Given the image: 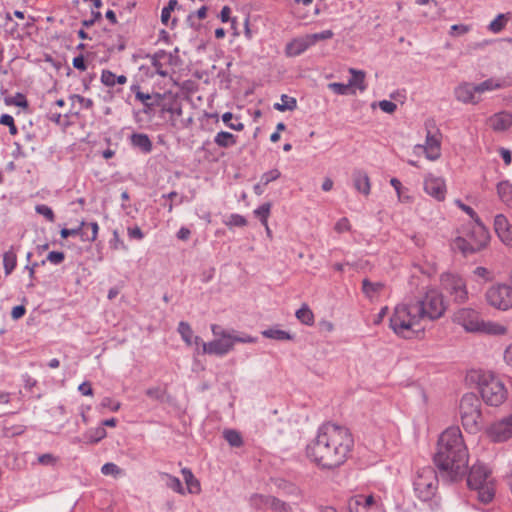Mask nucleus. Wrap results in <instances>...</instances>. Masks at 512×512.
Masks as SVG:
<instances>
[{"label": "nucleus", "instance_id": "obj_1", "mask_svg": "<svg viewBox=\"0 0 512 512\" xmlns=\"http://www.w3.org/2000/svg\"><path fill=\"white\" fill-rule=\"evenodd\" d=\"M353 445L348 428L327 422L319 427L316 438L307 445L306 454L319 468L332 470L346 462Z\"/></svg>", "mask_w": 512, "mask_h": 512}, {"label": "nucleus", "instance_id": "obj_2", "mask_svg": "<svg viewBox=\"0 0 512 512\" xmlns=\"http://www.w3.org/2000/svg\"><path fill=\"white\" fill-rule=\"evenodd\" d=\"M468 451L459 428L450 427L439 437L434 463L442 478L458 481L467 474Z\"/></svg>", "mask_w": 512, "mask_h": 512}, {"label": "nucleus", "instance_id": "obj_3", "mask_svg": "<svg viewBox=\"0 0 512 512\" xmlns=\"http://www.w3.org/2000/svg\"><path fill=\"white\" fill-rule=\"evenodd\" d=\"M420 314L417 312L414 302L402 303L394 308L390 317V328L403 338H411L420 330Z\"/></svg>", "mask_w": 512, "mask_h": 512}, {"label": "nucleus", "instance_id": "obj_4", "mask_svg": "<svg viewBox=\"0 0 512 512\" xmlns=\"http://www.w3.org/2000/svg\"><path fill=\"white\" fill-rule=\"evenodd\" d=\"M453 320L467 332L492 336L505 335L507 333L506 326L493 321H484L477 311L470 308L459 309L454 314Z\"/></svg>", "mask_w": 512, "mask_h": 512}, {"label": "nucleus", "instance_id": "obj_5", "mask_svg": "<svg viewBox=\"0 0 512 512\" xmlns=\"http://www.w3.org/2000/svg\"><path fill=\"white\" fill-rule=\"evenodd\" d=\"M490 473L485 465L474 464L467 477L468 486L477 491L478 499L484 504L489 503L494 497Z\"/></svg>", "mask_w": 512, "mask_h": 512}, {"label": "nucleus", "instance_id": "obj_6", "mask_svg": "<svg viewBox=\"0 0 512 512\" xmlns=\"http://www.w3.org/2000/svg\"><path fill=\"white\" fill-rule=\"evenodd\" d=\"M490 236L484 225L479 222L467 235V238L457 237L452 247L460 251L464 256L476 253L483 249L489 242Z\"/></svg>", "mask_w": 512, "mask_h": 512}, {"label": "nucleus", "instance_id": "obj_7", "mask_svg": "<svg viewBox=\"0 0 512 512\" xmlns=\"http://www.w3.org/2000/svg\"><path fill=\"white\" fill-rule=\"evenodd\" d=\"M478 385L481 397L487 405L499 406L506 399V389L494 375L489 373L479 375Z\"/></svg>", "mask_w": 512, "mask_h": 512}, {"label": "nucleus", "instance_id": "obj_8", "mask_svg": "<svg viewBox=\"0 0 512 512\" xmlns=\"http://www.w3.org/2000/svg\"><path fill=\"white\" fill-rule=\"evenodd\" d=\"M481 402L476 394L467 393L460 401V416L464 428L470 432H476L480 428L482 418Z\"/></svg>", "mask_w": 512, "mask_h": 512}, {"label": "nucleus", "instance_id": "obj_9", "mask_svg": "<svg viewBox=\"0 0 512 512\" xmlns=\"http://www.w3.org/2000/svg\"><path fill=\"white\" fill-rule=\"evenodd\" d=\"M417 312L422 320H435L445 312V305L442 295L435 289H429L424 296L414 302Z\"/></svg>", "mask_w": 512, "mask_h": 512}, {"label": "nucleus", "instance_id": "obj_10", "mask_svg": "<svg viewBox=\"0 0 512 512\" xmlns=\"http://www.w3.org/2000/svg\"><path fill=\"white\" fill-rule=\"evenodd\" d=\"M413 485L415 493L419 499L423 501L431 499L434 496L438 485L436 471L430 466L419 469Z\"/></svg>", "mask_w": 512, "mask_h": 512}, {"label": "nucleus", "instance_id": "obj_11", "mask_svg": "<svg viewBox=\"0 0 512 512\" xmlns=\"http://www.w3.org/2000/svg\"><path fill=\"white\" fill-rule=\"evenodd\" d=\"M487 302L499 310H508L512 307V285L496 284L486 292Z\"/></svg>", "mask_w": 512, "mask_h": 512}, {"label": "nucleus", "instance_id": "obj_12", "mask_svg": "<svg viewBox=\"0 0 512 512\" xmlns=\"http://www.w3.org/2000/svg\"><path fill=\"white\" fill-rule=\"evenodd\" d=\"M442 286L456 302H464L467 299V290L464 280L456 275L446 274L442 276Z\"/></svg>", "mask_w": 512, "mask_h": 512}, {"label": "nucleus", "instance_id": "obj_13", "mask_svg": "<svg viewBox=\"0 0 512 512\" xmlns=\"http://www.w3.org/2000/svg\"><path fill=\"white\" fill-rule=\"evenodd\" d=\"M489 436L495 442H503L512 437V414L494 422L489 430Z\"/></svg>", "mask_w": 512, "mask_h": 512}, {"label": "nucleus", "instance_id": "obj_14", "mask_svg": "<svg viewBox=\"0 0 512 512\" xmlns=\"http://www.w3.org/2000/svg\"><path fill=\"white\" fill-rule=\"evenodd\" d=\"M350 512H380L372 495H355L348 500Z\"/></svg>", "mask_w": 512, "mask_h": 512}, {"label": "nucleus", "instance_id": "obj_15", "mask_svg": "<svg viewBox=\"0 0 512 512\" xmlns=\"http://www.w3.org/2000/svg\"><path fill=\"white\" fill-rule=\"evenodd\" d=\"M415 150H420L423 152L427 159L435 161L437 160L440 153V138L438 131L436 133H431V131H427L425 144H418L415 146Z\"/></svg>", "mask_w": 512, "mask_h": 512}, {"label": "nucleus", "instance_id": "obj_16", "mask_svg": "<svg viewBox=\"0 0 512 512\" xmlns=\"http://www.w3.org/2000/svg\"><path fill=\"white\" fill-rule=\"evenodd\" d=\"M203 353L224 356L233 349L232 337L214 339L208 343H202Z\"/></svg>", "mask_w": 512, "mask_h": 512}, {"label": "nucleus", "instance_id": "obj_17", "mask_svg": "<svg viewBox=\"0 0 512 512\" xmlns=\"http://www.w3.org/2000/svg\"><path fill=\"white\" fill-rule=\"evenodd\" d=\"M424 190L438 201L445 199L446 187L444 180L440 177L427 176L424 180Z\"/></svg>", "mask_w": 512, "mask_h": 512}, {"label": "nucleus", "instance_id": "obj_18", "mask_svg": "<svg viewBox=\"0 0 512 512\" xmlns=\"http://www.w3.org/2000/svg\"><path fill=\"white\" fill-rule=\"evenodd\" d=\"M454 95L458 101L465 104H477L480 101L475 84L469 82H463L458 85L454 90Z\"/></svg>", "mask_w": 512, "mask_h": 512}, {"label": "nucleus", "instance_id": "obj_19", "mask_svg": "<svg viewBox=\"0 0 512 512\" xmlns=\"http://www.w3.org/2000/svg\"><path fill=\"white\" fill-rule=\"evenodd\" d=\"M494 229L503 243L512 246V224L509 223L503 214L495 216Z\"/></svg>", "mask_w": 512, "mask_h": 512}, {"label": "nucleus", "instance_id": "obj_20", "mask_svg": "<svg viewBox=\"0 0 512 512\" xmlns=\"http://www.w3.org/2000/svg\"><path fill=\"white\" fill-rule=\"evenodd\" d=\"M487 125L495 132H504L512 126V114L501 111L487 119Z\"/></svg>", "mask_w": 512, "mask_h": 512}, {"label": "nucleus", "instance_id": "obj_21", "mask_svg": "<svg viewBox=\"0 0 512 512\" xmlns=\"http://www.w3.org/2000/svg\"><path fill=\"white\" fill-rule=\"evenodd\" d=\"M164 96L160 93H144L142 95L137 94V101L143 105L142 112L146 115H151L154 112L155 107L159 106L163 101Z\"/></svg>", "mask_w": 512, "mask_h": 512}, {"label": "nucleus", "instance_id": "obj_22", "mask_svg": "<svg viewBox=\"0 0 512 512\" xmlns=\"http://www.w3.org/2000/svg\"><path fill=\"white\" fill-rule=\"evenodd\" d=\"M352 179H353L354 188L358 192H360L366 196L369 195L371 185H370L369 176L366 172H364L363 170H360V169H356L353 171Z\"/></svg>", "mask_w": 512, "mask_h": 512}, {"label": "nucleus", "instance_id": "obj_23", "mask_svg": "<svg viewBox=\"0 0 512 512\" xmlns=\"http://www.w3.org/2000/svg\"><path fill=\"white\" fill-rule=\"evenodd\" d=\"M311 46L308 35H306L305 37L294 39L288 43L286 46V54L291 57L299 56Z\"/></svg>", "mask_w": 512, "mask_h": 512}, {"label": "nucleus", "instance_id": "obj_24", "mask_svg": "<svg viewBox=\"0 0 512 512\" xmlns=\"http://www.w3.org/2000/svg\"><path fill=\"white\" fill-rule=\"evenodd\" d=\"M131 145L138 148L143 153H150L153 149L152 141L145 133H133L130 136Z\"/></svg>", "mask_w": 512, "mask_h": 512}, {"label": "nucleus", "instance_id": "obj_25", "mask_svg": "<svg viewBox=\"0 0 512 512\" xmlns=\"http://www.w3.org/2000/svg\"><path fill=\"white\" fill-rule=\"evenodd\" d=\"M178 332L187 345H192L193 343L198 345L201 342V338L199 336H195L193 338V331L187 322L181 321L179 323Z\"/></svg>", "mask_w": 512, "mask_h": 512}, {"label": "nucleus", "instance_id": "obj_26", "mask_svg": "<svg viewBox=\"0 0 512 512\" xmlns=\"http://www.w3.org/2000/svg\"><path fill=\"white\" fill-rule=\"evenodd\" d=\"M384 288V284L382 282H371L369 279L365 278L362 281V292L366 297L372 299L377 294H379Z\"/></svg>", "mask_w": 512, "mask_h": 512}, {"label": "nucleus", "instance_id": "obj_27", "mask_svg": "<svg viewBox=\"0 0 512 512\" xmlns=\"http://www.w3.org/2000/svg\"><path fill=\"white\" fill-rule=\"evenodd\" d=\"M17 265V255L14 247L11 246L8 251L3 254V267L5 274L8 276L12 273Z\"/></svg>", "mask_w": 512, "mask_h": 512}, {"label": "nucleus", "instance_id": "obj_28", "mask_svg": "<svg viewBox=\"0 0 512 512\" xmlns=\"http://www.w3.org/2000/svg\"><path fill=\"white\" fill-rule=\"evenodd\" d=\"M214 143L221 148H229L236 144V137L230 132L220 131L215 135Z\"/></svg>", "mask_w": 512, "mask_h": 512}, {"label": "nucleus", "instance_id": "obj_29", "mask_svg": "<svg viewBox=\"0 0 512 512\" xmlns=\"http://www.w3.org/2000/svg\"><path fill=\"white\" fill-rule=\"evenodd\" d=\"M349 72L351 73L352 77L349 80V86L358 88L361 92H363L366 89L365 85V72L361 70H356L354 68H350Z\"/></svg>", "mask_w": 512, "mask_h": 512}, {"label": "nucleus", "instance_id": "obj_30", "mask_svg": "<svg viewBox=\"0 0 512 512\" xmlns=\"http://www.w3.org/2000/svg\"><path fill=\"white\" fill-rule=\"evenodd\" d=\"M497 193L502 202L512 205V185L508 181L498 183Z\"/></svg>", "mask_w": 512, "mask_h": 512}, {"label": "nucleus", "instance_id": "obj_31", "mask_svg": "<svg viewBox=\"0 0 512 512\" xmlns=\"http://www.w3.org/2000/svg\"><path fill=\"white\" fill-rule=\"evenodd\" d=\"M280 100V103H275L273 106L277 111H293L297 108V100L294 97L282 94Z\"/></svg>", "mask_w": 512, "mask_h": 512}, {"label": "nucleus", "instance_id": "obj_32", "mask_svg": "<svg viewBox=\"0 0 512 512\" xmlns=\"http://www.w3.org/2000/svg\"><path fill=\"white\" fill-rule=\"evenodd\" d=\"M182 474H183L184 480L186 482L187 489H188L189 493H199L200 492V483L194 477L191 470L188 468H183Z\"/></svg>", "mask_w": 512, "mask_h": 512}, {"label": "nucleus", "instance_id": "obj_33", "mask_svg": "<svg viewBox=\"0 0 512 512\" xmlns=\"http://www.w3.org/2000/svg\"><path fill=\"white\" fill-rule=\"evenodd\" d=\"M503 87V82L493 78L487 79L479 84L475 85L477 94H481L487 91H493Z\"/></svg>", "mask_w": 512, "mask_h": 512}, {"label": "nucleus", "instance_id": "obj_34", "mask_svg": "<svg viewBox=\"0 0 512 512\" xmlns=\"http://www.w3.org/2000/svg\"><path fill=\"white\" fill-rule=\"evenodd\" d=\"M271 498L272 495L253 494L250 497L249 502L253 508L262 510L264 508H269Z\"/></svg>", "mask_w": 512, "mask_h": 512}, {"label": "nucleus", "instance_id": "obj_35", "mask_svg": "<svg viewBox=\"0 0 512 512\" xmlns=\"http://www.w3.org/2000/svg\"><path fill=\"white\" fill-rule=\"evenodd\" d=\"M296 317L305 325L310 326L314 323V314L306 304L302 305V307L296 311Z\"/></svg>", "mask_w": 512, "mask_h": 512}, {"label": "nucleus", "instance_id": "obj_36", "mask_svg": "<svg viewBox=\"0 0 512 512\" xmlns=\"http://www.w3.org/2000/svg\"><path fill=\"white\" fill-rule=\"evenodd\" d=\"M269 509L272 512H293V508L289 503L275 496H272V498L270 499Z\"/></svg>", "mask_w": 512, "mask_h": 512}, {"label": "nucleus", "instance_id": "obj_37", "mask_svg": "<svg viewBox=\"0 0 512 512\" xmlns=\"http://www.w3.org/2000/svg\"><path fill=\"white\" fill-rule=\"evenodd\" d=\"M262 335L266 338H269V339H275V340H279V341H285V340H291L292 339V336L284 331V330H280V329H267V330H264L262 332Z\"/></svg>", "mask_w": 512, "mask_h": 512}, {"label": "nucleus", "instance_id": "obj_38", "mask_svg": "<svg viewBox=\"0 0 512 512\" xmlns=\"http://www.w3.org/2000/svg\"><path fill=\"white\" fill-rule=\"evenodd\" d=\"M277 487L287 496L299 497L301 495V491L296 485L285 480H280Z\"/></svg>", "mask_w": 512, "mask_h": 512}, {"label": "nucleus", "instance_id": "obj_39", "mask_svg": "<svg viewBox=\"0 0 512 512\" xmlns=\"http://www.w3.org/2000/svg\"><path fill=\"white\" fill-rule=\"evenodd\" d=\"M223 436L232 447H240L243 444L242 436L236 430H225Z\"/></svg>", "mask_w": 512, "mask_h": 512}, {"label": "nucleus", "instance_id": "obj_40", "mask_svg": "<svg viewBox=\"0 0 512 512\" xmlns=\"http://www.w3.org/2000/svg\"><path fill=\"white\" fill-rule=\"evenodd\" d=\"M106 430L103 426L97 427L95 429H91L85 435V438L90 443H97L103 438L106 437Z\"/></svg>", "mask_w": 512, "mask_h": 512}, {"label": "nucleus", "instance_id": "obj_41", "mask_svg": "<svg viewBox=\"0 0 512 512\" xmlns=\"http://www.w3.org/2000/svg\"><path fill=\"white\" fill-rule=\"evenodd\" d=\"M270 210H271V203L267 202V203H264L261 206H259L254 211V214L256 215V217L259 218L260 222L265 227H267V221H268V217L270 215Z\"/></svg>", "mask_w": 512, "mask_h": 512}, {"label": "nucleus", "instance_id": "obj_42", "mask_svg": "<svg viewBox=\"0 0 512 512\" xmlns=\"http://www.w3.org/2000/svg\"><path fill=\"white\" fill-rule=\"evenodd\" d=\"M508 14H499L490 24H489V30L493 33H499L503 30V28L506 25V22L508 20L507 17Z\"/></svg>", "mask_w": 512, "mask_h": 512}, {"label": "nucleus", "instance_id": "obj_43", "mask_svg": "<svg viewBox=\"0 0 512 512\" xmlns=\"http://www.w3.org/2000/svg\"><path fill=\"white\" fill-rule=\"evenodd\" d=\"M234 115L231 112H226L222 115V121L230 128L235 131H242L244 129V124L238 119L236 122H233Z\"/></svg>", "mask_w": 512, "mask_h": 512}, {"label": "nucleus", "instance_id": "obj_44", "mask_svg": "<svg viewBox=\"0 0 512 512\" xmlns=\"http://www.w3.org/2000/svg\"><path fill=\"white\" fill-rule=\"evenodd\" d=\"M178 6L177 0H169L168 5L162 9L161 22L164 25H168L170 20L171 12Z\"/></svg>", "mask_w": 512, "mask_h": 512}, {"label": "nucleus", "instance_id": "obj_45", "mask_svg": "<svg viewBox=\"0 0 512 512\" xmlns=\"http://www.w3.org/2000/svg\"><path fill=\"white\" fill-rule=\"evenodd\" d=\"M5 103L7 105H15L17 107L26 108L28 106V102L25 96L21 93H17L15 97H9L5 99Z\"/></svg>", "mask_w": 512, "mask_h": 512}, {"label": "nucleus", "instance_id": "obj_46", "mask_svg": "<svg viewBox=\"0 0 512 512\" xmlns=\"http://www.w3.org/2000/svg\"><path fill=\"white\" fill-rule=\"evenodd\" d=\"M334 33L331 30H324L319 33L309 34L308 38L310 40L311 45H314L318 41L331 39Z\"/></svg>", "mask_w": 512, "mask_h": 512}, {"label": "nucleus", "instance_id": "obj_47", "mask_svg": "<svg viewBox=\"0 0 512 512\" xmlns=\"http://www.w3.org/2000/svg\"><path fill=\"white\" fill-rule=\"evenodd\" d=\"M166 477V485L171 488L173 491L183 494V486L181 481L174 476L165 474Z\"/></svg>", "mask_w": 512, "mask_h": 512}, {"label": "nucleus", "instance_id": "obj_48", "mask_svg": "<svg viewBox=\"0 0 512 512\" xmlns=\"http://www.w3.org/2000/svg\"><path fill=\"white\" fill-rule=\"evenodd\" d=\"M206 14H207V7L202 6L201 8H199L197 10V12L195 14L194 13L190 14L187 18V21L189 22L191 27L197 28L199 26V24L195 22V18L204 19L206 17Z\"/></svg>", "mask_w": 512, "mask_h": 512}, {"label": "nucleus", "instance_id": "obj_49", "mask_svg": "<svg viewBox=\"0 0 512 512\" xmlns=\"http://www.w3.org/2000/svg\"><path fill=\"white\" fill-rule=\"evenodd\" d=\"M329 89L339 95H347L350 93V86L348 84L333 82L328 84Z\"/></svg>", "mask_w": 512, "mask_h": 512}, {"label": "nucleus", "instance_id": "obj_50", "mask_svg": "<svg viewBox=\"0 0 512 512\" xmlns=\"http://www.w3.org/2000/svg\"><path fill=\"white\" fill-rule=\"evenodd\" d=\"M35 210L38 214L44 216L48 221L53 222L55 220L54 212L50 207L44 204L37 205Z\"/></svg>", "mask_w": 512, "mask_h": 512}, {"label": "nucleus", "instance_id": "obj_51", "mask_svg": "<svg viewBox=\"0 0 512 512\" xmlns=\"http://www.w3.org/2000/svg\"><path fill=\"white\" fill-rule=\"evenodd\" d=\"M86 225V222L85 221H81L79 226L76 227V228H72V229H67V228H63L61 229L60 231V235L62 238H68L70 236H78V234L81 233V229L84 228Z\"/></svg>", "mask_w": 512, "mask_h": 512}, {"label": "nucleus", "instance_id": "obj_52", "mask_svg": "<svg viewBox=\"0 0 512 512\" xmlns=\"http://www.w3.org/2000/svg\"><path fill=\"white\" fill-rule=\"evenodd\" d=\"M280 176H281V173L278 169H272L268 172H265L261 176L260 180L262 181L263 184H265L267 186L270 182L277 180Z\"/></svg>", "mask_w": 512, "mask_h": 512}, {"label": "nucleus", "instance_id": "obj_53", "mask_svg": "<svg viewBox=\"0 0 512 512\" xmlns=\"http://www.w3.org/2000/svg\"><path fill=\"white\" fill-rule=\"evenodd\" d=\"M211 331H212V334L215 336V339L224 338V337H232V333H233V331L230 332L217 324L211 325Z\"/></svg>", "mask_w": 512, "mask_h": 512}, {"label": "nucleus", "instance_id": "obj_54", "mask_svg": "<svg viewBox=\"0 0 512 512\" xmlns=\"http://www.w3.org/2000/svg\"><path fill=\"white\" fill-rule=\"evenodd\" d=\"M146 395L151 399H154L157 401H163L165 391L159 387H152V388H149L146 390Z\"/></svg>", "mask_w": 512, "mask_h": 512}, {"label": "nucleus", "instance_id": "obj_55", "mask_svg": "<svg viewBox=\"0 0 512 512\" xmlns=\"http://www.w3.org/2000/svg\"><path fill=\"white\" fill-rule=\"evenodd\" d=\"M115 74L110 70H103L101 74V82L108 87L115 85Z\"/></svg>", "mask_w": 512, "mask_h": 512}, {"label": "nucleus", "instance_id": "obj_56", "mask_svg": "<svg viewBox=\"0 0 512 512\" xmlns=\"http://www.w3.org/2000/svg\"><path fill=\"white\" fill-rule=\"evenodd\" d=\"M46 259H47V261L51 262L52 264L58 265L64 261L65 255L63 252L51 251L47 255Z\"/></svg>", "mask_w": 512, "mask_h": 512}, {"label": "nucleus", "instance_id": "obj_57", "mask_svg": "<svg viewBox=\"0 0 512 512\" xmlns=\"http://www.w3.org/2000/svg\"><path fill=\"white\" fill-rule=\"evenodd\" d=\"M379 107L383 112L388 114H392L397 109V105L394 102L388 100L380 101Z\"/></svg>", "mask_w": 512, "mask_h": 512}, {"label": "nucleus", "instance_id": "obj_58", "mask_svg": "<svg viewBox=\"0 0 512 512\" xmlns=\"http://www.w3.org/2000/svg\"><path fill=\"white\" fill-rule=\"evenodd\" d=\"M101 472L104 475H116L120 472L119 467L114 463H106L102 466Z\"/></svg>", "mask_w": 512, "mask_h": 512}, {"label": "nucleus", "instance_id": "obj_59", "mask_svg": "<svg viewBox=\"0 0 512 512\" xmlns=\"http://www.w3.org/2000/svg\"><path fill=\"white\" fill-rule=\"evenodd\" d=\"M335 231L338 233H343L345 231L350 230L349 220L345 217L339 219L334 227Z\"/></svg>", "mask_w": 512, "mask_h": 512}, {"label": "nucleus", "instance_id": "obj_60", "mask_svg": "<svg viewBox=\"0 0 512 512\" xmlns=\"http://www.w3.org/2000/svg\"><path fill=\"white\" fill-rule=\"evenodd\" d=\"M228 224L232 226L242 227L247 224V221L243 216L239 214H232L229 218Z\"/></svg>", "mask_w": 512, "mask_h": 512}, {"label": "nucleus", "instance_id": "obj_61", "mask_svg": "<svg viewBox=\"0 0 512 512\" xmlns=\"http://www.w3.org/2000/svg\"><path fill=\"white\" fill-rule=\"evenodd\" d=\"M101 406L109 408L112 411H118L119 408H120V403L119 402H113V400L111 398L106 397V398H104L102 400Z\"/></svg>", "mask_w": 512, "mask_h": 512}, {"label": "nucleus", "instance_id": "obj_62", "mask_svg": "<svg viewBox=\"0 0 512 512\" xmlns=\"http://www.w3.org/2000/svg\"><path fill=\"white\" fill-rule=\"evenodd\" d=\"M38 462L42 465H53L56 462V458L50 454H42L38 457Z\"/></svg>", "mask_w": 512, "mask_h": 512}, {"label": "nucleus", "instance_id": "obj_63", "mask_svg": "<svg viewBox=\"0 0 512 512\" xmlns=\"http://www.w3.org/2000/svg\"><path fill=\"white\" fill-rule=\"evenodd\" d=\"M25 313H26V308L23 305H18V306L13 307V309L11 311V317L14 320H18V319L22 318L25 315Z\"/></svg>", "mask_w": 512, "mask_h": 512}, {"label": "nucleus", "instance_id": "obj_64", "mask_svg": "<svg viewBox=\"0 0 512 512\" xmlns=\"http://www.w3.org/2000/svg\"><path fill=\"white\" fill-rule=\"evenodd\" d=\"M128 236L132 239L141 240L144 237V234L138 226H134L128 228Z\"/></svg>", "mask_w": 512, "mask_h": 512}]
</instances>
